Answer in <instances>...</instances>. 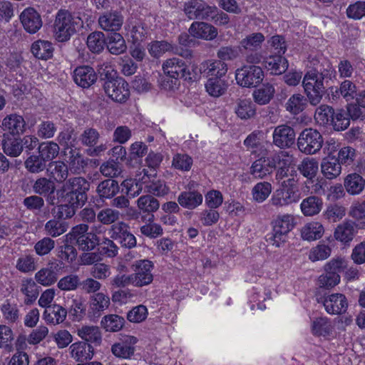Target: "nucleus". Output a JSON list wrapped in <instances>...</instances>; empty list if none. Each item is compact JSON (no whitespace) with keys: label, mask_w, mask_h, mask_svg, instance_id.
Segmentation results:
<instances>
[{"label":"nucleus","mask_w":365,"mask_h":365,"mask_svg":"<svg viewBox=\"0 0 365 365\" xmlns=\"http://www.w3.org/2000/svg\"><path fill=\"white\" fill-rule=\"evenodd\" d=\"M76 244L82 251H91L99 244V238L95 233L90 232L76 242Z\"/></svg>","instance_id":"59"},{"label":"nucleus","mask_w":365,"mask_h":365,"mask_svg":"<svg viewBox=\"0 0 365 365\" xmlns=\"http://www.w3.org/2000/svg\"><path fill=\"white\" fill-rule=\"evenodd\" d=\"M192 158L185 153H178L173 158L172 165L178 170L188 171L192 165Z\"/></svg>","instance_id":"64"},{"label":"nucleus","mask_w":365,"mask_h":365,"mask_svg":"<svg viewBox=\"0 0 365 365\" xmlns=\"http://www.w3.org/2000/svg\"><path fill=\"white\" fill-rule=\"evenodd\" d=\"M103 86L105 93L115 102L123 103L129 98L128 83L121 77L104 82Z\"/></svg>","instance_id":"10"},{"label":"nucleus","mask_w":365,"mask_h":365,"mask_svg":"<svg viewBox=\"0 0 365 365\" xmlns=\"http://www.w3.org/2000/svg\"><path fill=\"white\" fill-rule=\"evenodd\" d=\"M21 292L25 295L24 303L31 305L39 294V287L32 278H24L21 283Z\"/></svg>","instance_id":"27"},{"label":"nucleus","mask_w":365,"mask_h":365,"mask_svg":"<svg viewBox=\"0 0 365 365\" xmlns=\"http://www.w3.org/2000/svg\"><path fill=\"white\" fill-rule=\"evenodd\" d=\"M300 199V191L297 180L292 177L280 182L272 194L269 200L270 204L277 208L297 202Z\"/></svg>","instance_id":"4"},{"label":"nucleus","mask_w":365,"mask_h":365,"mask_svg":"<svg viewBox=\"0 0 365 365\" xmlns=\"http://www.w3.org/2000/svg\"><path fill=\"white\" fill-rule=\"evenodd\" d=\"M100 171L103 175L113 178L118 177L122 169L119 162L111 160L103 163L100 167Z\"/></svg>","instance_id":"60"},{"label":"nucleus","mask_w":365,"mask_h":365,"mask_svg":"<svg viewBox=\"0 0 365 365\" xmlns=\"http://www.w3.org/2000/svg\"><path fill=\"white\" fill-rule=\"evenodd\" d=\"M356 93V88L354 83L345 80L341 83L339 88H336L335 96L341 95L347 101L354 99Z\"/></svg>","instance_id":"62"},{"label":"nucleus","mask_w":365,"mask_h":365,"mask_svg":"<svg viewBox=\"0 0 365 365\" xmlns=\"http://www.w3.org/2000/svg\"><path fill=\"white\" fill-rule=\"evenodd\" d=\"M1 128L8 136L9 135L13 137L19 136L25 131L26 122L21 115L10 114L3 119Z\"/></svg>","instance_id":"17"},{"label":"nucleus","mask_w":365,"mask_h":365,"mask_svg":"<svg viewBox=\"0 0 365 365\" xmlns=\"http://www.w3.org/2000/svg\"><path fill=\"white\" fill-rule=\"evenodd\" d=\"M294 220L291 215H284L278 216L272 222V231L267 236V242L272 245L279 247L284 244L287 239L288 233L294 226Z\"/></svg>","instance_id":"6"},{"label":"nucleus","mask_w":365,"mask_h":365,"mask_svg":"<svg viewBox=\"0 0 365 365\" xmlns=\"http://www.w3.org/2000/svg\"><path fill=\"white\" fill-rule=\"evenodd\" d=\"M185 61L176 57L166 60L163 64L165 74L178 79L181 78L182 73L185 72Z\"/></svg>","instance_id":"32"},{"label":"nucleus","mask_w":365,"mask_h":365,"mask_svg":"<svg viewBox=\"0 0 365 365\" xmlns=\"http://www.w3.org/2000/svg\"><path fill=\"white\" fill-rule=\"evenodd\" d=\"M68 350L71 357L80 363L91 360L95 353L91 344L82 341L73 343Z\"/></svg>","instance_id":"18"},{"label":"nucleus","mask_w":365,"mask_h":365,"mask_svg":"<svg viewBox=\"0 0 365 365\" xmlns=\"http://www.w3.org/2000/svg\"><path fill=\"white\" fill-rule=\"evenodd\" d=\"M322 205V198L312 195L304 199L301 202L300 207L305 216H313L319 213Z\"/></svg>","instance_id":"37"},{"label":"nucleus","mask_w":365,"mask_h":365,"mask_svg":"<svg viewBox=\"0 0 365 365\" xmlns=\"http://www.w3.org/2000/svg\"><path fill=\"white\" fill-rule=\"evenodd\" d=\"M54 48L51 42L38 40L31 44V52L38 59L48 60L53 56Z\"/></svg>","instance_id":"28"},{"label":"nucleus","mask_w":365,"mask_h":365,"mask_svg":"<svg viewBox=\"0 0 365 365\" xmlns=\"http://www.w3.org/2000/svg\"><path fill=\"white\" fill-rule=\"evenodd\" d=\"M334 329L331 320L326 317L316 318L312 324V334L317 336H329L333 334Z\"/></svg>","instance_id":"33"},{"label":"nucleus","mask_w":365,"mask_h":365,"mask_svg":"<svg viewBox=\"0 0 365 365\" xmlns=\"http://www.w3.org/2000/svg\"><path fill=\"white\" fill-rule=\"evenodd\" d=\"M90 182L83 177H73L66 180L61 187L63 202L84 205L87 201V192Z\"/></svg>","instance_id":"2"},{"label":"nucleus","mask_w":365,"mask_h":365,"mask_svg":"<svg viewBox=\"0 0 365 365\" xmlns=\"http://www.w3.org/2000/svg\"><path fill=\"white\" fill-rule=\"evenodd\" d=\"M298 170L307 180L313 182L319 170V164L314 158H306L298 165Z\"/></svg>","instance_id":"43"},{"label":"nucleus","mask_w":365,"mask_h":365,"mask_svg":"<svg viewBox=\"0 0 365 365\" xmlns=\"http://www.w3.org/2000/svg\"><path fill=\"white\" fill-rule=\"evenodd\" d=\"M344 187L350 195H359L365 187V180L357 173L349 174L344 179Z\"/></svg>","instance_id":"38"},{"label":"nucleus","mask_w":365,"mask_h":365,"mask_svg":"<svg viewBox=\"0 0 365 365\" xmlns=\"http://www.w3.org/2000/svg\"><path fill=\"white\" fill-rule=\"evenodd\" d=\"M235 78L237 83L242 87H255L263 81L264 72L258 66H244L237 69Z\"/></svg>","instance_id":"7"},{"label":"nucleus","mask_w":365,"mask_h":365,"mask_svg":"<svg viewBox=\"0 0 365 365\" xmlns=\"http://www.w3.org/2000/svg\"><path fill=\"white\" fill-rule=\"evenodd\" d=\"M324 144V138L315 128H307L302 130L297 139L299 150L307 155L318 153Z\"/></svg>","instance_id":"5"},{"label":"nucleus","mask_w":365,"mask_h":365,"mask_svg":"<svg viewBox=\"0 0 365 365\" xmlns=\"http://www.w3.org/2000/svg\"><path fill=\"white\" fill-rule=\"evenodd\" d=\"M48 171L51 177L58 183H64L68 176V167L62 161L51 163Z\"/></svg>","instance_id":"42"},{"label":"nucleus","mask_w":365,"mask_h":365,"mask_svg":"<svg viewBox=\"0 0 365 365\" xmlns=\"http://www.w3.org/2000/svg\"><path fill=\"white\" fill-rule=\"evenodd\" d=\"M55 189L54 182L46 178H38L33 185L34 192L44 197L53 195Z\"/></svg>","instance_id":"51"},{"label":"nucleus","mask_w":365,"mask_h":365,"mask_svg":"<svg viewBox=\"0 0 365 365\" xmlns=\"http://www.w3.org/2000/svg\"><path fill=\"white\" fill-rule=\"evenodd\" d=\"M77 335L83 341L92 345L98 346L102 341V334L96 326H82L76 330Z\"/></svg>","instance_id":"26"},{"label":"nucleus","mask_w":365,"mask_h":365,"mask_svg":"<svg viewBox=\"0 0 365 365\" xmlns=\"http://www.w3.org/2000/svg\"><path fill=\"white\" fill-rule=\"evenodd\" d=\"M264 66L272 74L280 75L287 70L289 64L287 60L279 53L267 58Z\"/></svg>","instance_id":"29"},{"label":"nucleus","mask_w":365,"mask_h":365,"mask_svg":"<svg viewBox=\"0 0 365 365\" xmlns=\"http://www.w3.org/2000/svg\"><path fill=\"white\" fill-rule=\"evenodd\" d=\"M106 33V46L112 54L119 55L125 51L127 46L123 36L115 31L120 29L121 24H100Z\"/></svg>","instance_id":"12"},{"label":"nucleus","mask_w":365,"mask_h":365,"mask_svg":"<svg viewBox=\"0 0 365 365\" xmlns=\"http://www.w3.org/2000/svg\"><path fill=\"white\" fill-rule=\"evenodd\" d=\"M321 172L327 179L336 178L341 173L339 160L331 155L324 158L321 163Z\"/></svg>","instance_id":"24"},{"label":"nucleus","mask_w":365,"mask_h":365,"mask_svg":"<svg viewBox=\"0 0 365 365\" xmlns=\"http://www.w3.org/2000/svg\"><path fill=\"white\" fill-rule=\"evenodd\" d=\"M275 89L272 84L264 83L253 91L252 96L255 103L260 106L268 104L274 98Z\"/></svg>","instance_id":"36"},{"label":"nucleus","mask_w":365,"mask_h":365,"mask_svg":"<svg viewBox=\"0 0 365 365\" xmlns=\"http://www.w3.org/2000/svg\"><path fill=\"white\" fill-rule=\"evenodd\" d=\"M125 319L117 314H108L104 316L101 322L102 327L110 332L120 331L124 326Z\"/></svg>","instance_id":"46"},{"label":"nucleus","mask_w":365,"mask_h":365,"mask_svg":"<svg viewBox=\"0 0 365 365\" xmlns=\"http://www.w3.org/2000/svg\"><path fill=\"white\" fill-rule=\"evenodd\" d=\"M185 12L188 17L201 21H212L214 23H229L227 14L215 6H210L205 2L195 0L185 4Z\"/></svg>","instance_id":"3"},{"label":"nucleus","mask_w":365,"mask_h":365,"mask_svg":"<svg viewBox=\"0 0 365 365\" xmlns=\"http://www.w3.org/2000/svg\"><path fill=\"white\" fill-rule=\"evenodd\" d=\"M0 311L3 319L9 325H18L21 324L22 313L21 306L10 299H6L0 305Z\"/></svg>","instance_id":"16"},{"label":"nucleus","mask_w":365,"mask_h":365,"mask_svg":"<svg viewBox=\"0 0 365 365\" xmlns=\"http://www.w3.org/2000/svg\"><path fill=\"white\" fill-rule=\"evenodd\" d=\"M67 230V223L56 218L48 220L44 225L46 234L51 237H57L65 233Z\"/></svg>","instance_id":"47"},{"label":"nucleus","mask_w":365,"mask_h":365,"mask_svg":"<svg viewBox=\"0 0 365 365\" xmlns=\"http://www.w3.org/2000/svg\"><path fill=\"white\" fill-rule=\"evenodd\" d=\"M138 339L133 336H125L111 346L112 354L120 359H129L135 354Z\"/></svg>","instance_id":"15"},{"label":"nucleus","mask_w":365,"mask_h":365,"mask_svg":"<svg viewBox=\"0 0 365 365\" xmlns=\"http://www.w3.org/2000/svg\"><path fill=\"white\" fill-rule=\"evenodd\" d=\"M275 160L262 157L255 160L250 168V173L255 179H263L269 175L276 167Z\"/></svg>","instance_id":"19"},{"label":"nucleus","mask_w":365,"mask_h":365,"mask_svg":"<svg viewBox=\"0 0 365 365\" xmlns=\"http://www.w3.org/2000/svg\"><path fill=\"white\" fill-rule=\"evenodd\" d=\"M121 193L125 194L129 198L138 196L142 192L141 185L133 179L124 180L121 184Z\"/></svg>","instance_id":"58"},{"label":"nucleus","mask_w":365,"mask_h":365,"mask_svg":"<svg viewBox=\"0 0 365 365\" xmlns=\"http://www.w3.org/2000/svg\"><path fill=\"white\" fill-rule=\"evenodd\" d=\"M59 145L53 141L40 143L38 146V155L47 163L56 158L59 153Z\"/></svg>","instance_id":"45"},{"label":"nucleus","mask_w":365,"mask_h":365,"mask_svg":"<svg viewBox=\"0 0 365 365\" xmlns=\"http://www.w3.org/2000/svg\"><path fill=\"white\" fill-rule=\"evenodd\" d=\"M345 215L346 208L336 203L329 205L323 213L324 218L331 222L339 221Z\"/></svg>","instance_id":"55"},{"label":"nucleus","mask_w":365,"mask_h":365,"mask_svg":"<svg viewBox=\"0 0 365 365\" xmlns=\"http://www.w3.org/2000/svg\"><path fill=\"white\" fill-rule=\"evenodd\" d=\"M235 113L241 119H249L256 114V107L250 100L240 99L235 108Z\"/></svg>","instance_id":"44"},{"label":"nucleus","mask_w":365,"mask_h":365,"mask_svg":"<svg viewBox=\"0 0 365 365\" xmlns=\"http://www.w3.org/2000/svg\"><path fill=\"white\" fill-rule=\"evenodd\" d=\"M335 70L329 62L323 68H312L304 74L302 86L306 96L301 93L292 95L285 103L284 108L292 115H298L308 106L319 105L325 93L324 83H327L335 76Z\"/></svg>","instance_id":"1"},{"label":"nucleus","mask_w":365,"mask_h":365,"mask_svg":"<svg viewBox=\"0 0 365 365\" xmlns=\"http://www.w3.org/2000/svg\"><path fill=\"white\" fill-rule=\"evenodd\" d=\"M136 205L140 212L150 215L158 210L160 202L152 195L148 194L140 196L136 200Z\"/></svg>","instance_id":"40"},{"label":"nucleus","mask_w":365,"mask_h":365,"mask_svg":"<svg viewBox=\"0 0 365 365\" xmlns=\"http://www.w3.org/2000/svg\"><path fill=\"white\" fill-rule=\"evenodd\" d=\"M324 230L322 225L318 222H312L304 226L301 231L302 237L308 241L321 238Z\"/></svg>","instance_id":"41"},{"label":"nucleus","mask_w":365,"mask_h":365,"mask_svg":"<svg viewBox=\"0 0 365 365\" xmlns=\"http://www.w3.org/2000/svg\"><path fill=\"white\" fill-rule=\"evenodd\" d=\"M73 78L78 86L88 88L96 81L97 75L92 67L81 66L74 70Z\"/></svg>","instance_id":"21"},{"label":"nucleus","mask_w":365,"mask_h":365,"mask_svg":"<svg viewBox=\"0 0 365 365\" xmlns=\"http://www.w3.org/2000/svg\"><path fill=\"white\" fill-rule=\"evenodd\" d=\"M192 183L187 185L188 190L181 192L178 197L180 206L188 210H194L202 203V195L197 190H192Z\"/></svg>","instance_id":"20"},{"label":"nucleus","mask_w":365,"mask_h":365,"mask_svg":"<svg viewBox=\"0 0 365 365\" xmlns=\"http://www.w3.org/2000/svg\"><path fill=\"white\" fill-rule=\"evenodd\" d=\"M296 134L293 128L286 124L277 126L272 134L273 144L280 149L291 148L295 143Z\"/></svg>","instance_id":"14"},{"label":"nucleus","mask_w":365,"mask_h":365,"mask_svg":"<svg viewBox=\"0 0 365 365\" xmlns=\"http://www.w3.org/2000/svg\"><path fill=\"white\" fill-rule=\"evenodd\" d=\"M264 40V37L261 33L252 34L240 41V48L246 51H257Z\"/></svg>","instance_id":"56"},{"label":"nucleus","mask_w":365,"mask_h":365,"mask_svg":"<svg viewBox=\"0 0 365 365\" xmlns=\"http://www.w3.org/2000/svg\"><path fill=\"white\" fill-rule=\"evenodd\" d=\"M21 138L7 137L4 143H3V150L4 153L11 157H17L23 151V145Z\"/></svg>","instance_id":"53"},{"label":"nucleus","mask_w":365,"mask_h":365,"mask_svg":"<svg viewBox=\"0 0 365 365\" xmlns=\"http://www.w3.org/2000/svg\"><path fill=\"white\" fill-rule=\"evenodd\" d=\"M74 24H54L53 37L58 42L68 41L76 34Z\"/></svg>","instance_id":"49"},{"label":"nucleus","mask_w":365,"mask_h":365,"mask_svg":"<svg viewBox=\"0 0 365 365\" xmlns=\"http://www.w3.org/2000/svg\"><path fill=\"white\" fill-rule=\"evenodd\" d=\"M272 190V186L269 182H257L252 189L251 193L253 200L258 202L262 203L267 200Z\"/></svg>","instance_id":"50"},{"label":"nucleus","mask_w":365,"mask_h":365,"mask_svg":"<svg viewBox=\"0 0 365 365\" xmlns=\"http://www.w3.org/2000/svg\"><path fill=\"white\" fill-rule=\"evenodd\" d=\"M317 302L322 304L326 312L331 315L344 314L349 305L346 296L341 293H333L319 297Z\"/></svg>","instance_id":"11"},{"label":"nucleus","mask_w":365,"mask_h":365,"mask_svg":"<svg viewBox=\"0 0 365 365\" xmlns=\"http://www.w3.org/2000/svg\"><path fill=\"white\" fill-rule=\"evenodd\" d=\"M119 191L118 182L113 179L104 180L96 187V192L101 199H112Z\"/></svg>","instance_id":"30"},{"label":"nucleus","mask_w":365,"mask_h":365,"mask_svg":"<svg viewBox=\"0 0 365 365\" xmlns=\"http://www.w3.org/2000/svg\"><path fill=\"white\" fill-rule=\"evenodd\" d=\"M58 264L49 263L46 267L41 269L35 274V279L43 286H50L55 283L58 279Z\"/></svg>","instance_id":"25"},{"label":"nucleus","mask_w":365,"mask_h":365,"mask_svg":"<svg viewBox=\"0 0 365 365\" xmlns=\"http://www.w3.org/2000/svg\"><path fill=\"white\" fill-rule=\"evenodd\" d=\"M228 86L226 78H209L205 83V88L210 96L220 97L226 93Z\"/></svg>","instance_id":"35"},{"label":"nucleus","mask_w":365,"mask_h":365,"mask_svg":"<svg viewBox=\"0 0 365 365\" xmlns=\"http://www.w3.org/2000/svg\"><path fill=\"white\" fill-rule=\"evenodd\" d=\"M227 70V63L220 60L207 61L200 67V71L210 78H226Z\"/></svg>","instance_id":"23"},{"label":"nucleus","mask_w":365,"mask_h":365,"mask_svg":"<svg viewBox=\"0 0 365 365\" xmlns=\"http://www.w3.org/2000/svg\"><path fill=\"white\" fill-rule=\"evenodd\" d=\"M67 163L68 168L73 174H80L84 171L87 165V160L76 149L70 148L67 153Z\"/></svg>","instance_id":"31"},{"label":"nucleus","mask_w":365,"mask_h":365,"mask_svg":"<svg viewBox=\"0 0 365 365\" xmlns=\"http://www.w3.org/2000/svg\"><path fill=\"white\" fill-rule=\"evenodd\" d=\"M99 139L98 131L93 128H86L79 137L81 144L88 148L86 153L92 157L101 155L107 149L106 144L97 145Z\"/></svg>","instance_id":"13"},{"label":"nucleus","mask_w":365,"mask_h":365,"mask_svg":"<svg viewBox=\"0 0 365 365\" xmlns=\"http://www.w3.org/2000/svg\"><path fill=\"white\" fill-rule=\"evenodd\" d=\"M357 233L355 223L351 220H346L338 225L334 232V237L344 245H349Z\"/></svg>","instance_id":"22"},{"label":"nucleus","mask_w":365,"mask_h":365,"mask_svg":"<svg viewBox=\"0 0 365 365\" xmlns=\"http://www.w3.org/2000/svg\"><path fill=\"white\" fill-rule=\"evenodd\" d=\"M120 212L111 207H106L101 210L97 213V220L104 225H113L118 222L120 219Z\"/></svg>","instance_id":"54"},{"label":"nucleus","mask_w":365,"mask_h":365,"mask_svg":"<svg viewBox=\"0 0 365 365\" xmlns=\"http://www.w3.org/2000/svg\"><path fill=\"white\" fill-rule=\"evenodd\" d=\"M331 252V247L325 244H319L313 247L309 253V258L312 262L327 259Z\"/></svg>","instance_id":"63"},{"label":"nucleus","mask_w":365,"mask_h":365,"mask_svg":"<svg viewBox=\"0 0 365 365\" xmlns=\"http://www.w3.org/2000/svg\"><path fill=\"white\" fill-rule=\"evenodd\" d=\"M133 273L131 274L133 277V286L142 287L150 284L153 280L152 270L153 263L148 259L136 260L131 265Z\"/></svg>","instance_id":"8"},{"label":"nucleus","mask_w":365,"mask_h":365,"mask_svg":"<svg viewBox=\"0 0 365 365\" xmlns=\"http://www.w3.org/2000/svg\"><path fill=\"white\" fill-rule=\"evenodd\" d=\"M26 170L31 173H38L46 167V162L39 155L29 156L24 163Z\"/></svg>","instance_id":"57"},{"label":"nucleus","mask_w":365,"mask_h":365,"mask_svg":"<svg viewBox=\"0 0 365 365\" xmlns=\"http://www.w3.org/2000/svg\"><path fill=\"white\" fill-rule=\"evenodd\" d=\"M350 124V119L346 111L343 110H337L332 118L331 125L336 130H344Z\"/></svg>","instance_id":"61"},{"label":"nucleus","mask_w":365,"mask_h":365,"mask_svg":"<svg viewBox=\"0 0 365 365\" xmlns=\"http://www.w3.org/2000/svg\"><path fill=\"white\" fill-rule=\"evenodd\" d=\"M67 311L58 304L48 306L43 312V318L49 324H59L66 318Z\"/></svg>","instance_id":"34"},{"label":"nucleus","mask_w":365,"mask_h":365,"mask_svg":"<svg viewBox=\"0 0 365 365\" xmlns=\"http://www.w3.org/2000/svg\"><path fill=\"white\" fill-rule=\"evenodd\" d=\"M105 44H106V34L101 31L93 32L87 38V46L93 53L101 52Z\"/></svg>","instance_id":"48"},{"label":"nucleus","mask_w":365,"mask_h":365,"mask_svg":"<svg viewBox=\"0 0 365 365\" xmlns=\"http://www.w3.org/2000/svg\"><path fill=\"white\" fill-rule=\"evenodd\" d=\"M190 34L196 38L211 40L217 35V31L212 24H191Z\"/></svg>","instance_id":"39"},{"label":"nucleus","mask_w":365,"mask_h":365,"mask_svg":"<svg viewBox=\"0 0 365 365\" xmlns=\"http://www.w3.org/2000/svg\"><path fill=\"white\" fill-rule=\"evenodd\" d=\"M334 110L327 105H321L315 110L314 120L320 125H331Z\"/></svg>","instance_id":"52"},{"label":"nucleus","mask_w":365,"mask_h":365,"mask_svg":"<svg viewBox=\"0 0 365 365\" xmlns=\"http://www.w3.org/2000/svg\"><path fill=\"white\" fill-rule=\"evenodd\" d=\"M108 233L110 238L116 240L123 247L132 249L136 247L137 240L130 231V226L120 221L110 226Z\"/></svg>","instance_id":"9"}]
</instances>
